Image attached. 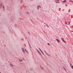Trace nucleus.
Segmentation results:
<instances>
[{
	"mask_svg": "<svg viewBox=\"0 0 73 73\" xmlns=\"http://www.w3.org/2000/svg\"><path fill=\"white\" fill-rule=\"evenodd\" d=\"M36 50L37 51L38 53H39L40 55H41V52H40V51L38 50L37 49H36Z\"/></svg>",
	"mask_w": 73,
	"mask_h": 73,
	"instance_id": "f257e3e1",
	"label": "nucleus"
},
{
	"mask_svg": "<svg viewBox=\"0 0 73 73\" xmlns=\"http://www.w3.org/2000/svg\"><path fill=\"white\" fill-rule=\"evenodd\" d=\"M39 8H41V7L40 6L38 5L37 7V9H39Z\"/></svg>",
	"mask_w": 73,
	"mask_h": 73,
	"instance_id": "f03ea898",
	"label": "nucleus"
},
{
	"mask_svg": "<svg viewBox=\"0 0 73 73\" xmlns=\"http://www.w3.org/2000/svg\"><path fill=\"white\" fill-rule=\"evenodd\" d=\"M22 50L23 53H25V50H24V49L23 48H22Z\"/></svg>",
	"mask_w": 73,
	"mask_h": 73,
	"instance_id": "7ed1b4c3",
	"label": "nucleus"
},
{
	"mask_svg": "<svg viewBox=\"0 0 73 73\" xmlns=\"http://www.w3.org/2000/svg\"><path fill=\"white\" fill-rule=\"evenodd\" d=\"M39 49L40 50V52H42V53L43 54H44V52H42V50H41L40 49V48H39Z\"/></svg>",
	"mask_w": 73,
	"mask_h": 73,
	"instance_id": "20e7f679",
	"label": "nucleus"
},
{
	"mask_svg": "<svg viewBox=\"0 0 73 73\" xmlns=\"http://www.w3.org/2000/svg\"><path fill=\"white\" fill-rule=\"evenodd\" d=\"M61 39L62 41H63L64 42H66L64 40V38H62Z\"/></svg>",
	"mask_w": 73,
	"mask_h": 73,
	"instance_id": "39448f33",
	"label": "nucleus"
},
{
	"mask_svg": "<svg viewBox=\"0 0 73 73\" xmlns=\"http://www.w3.org/2000/svg\"><path fill=\"white\" fill-rule=\"evenodd\" d=\"M56 40H57V41H58V42H59V41H60V40H58V39H56Z\"/></svg>",
	"mask_w": 73,
	"mask_h": 73,
	"instance_id": "423d86ee",
	"label": "nucleus"
},
{
	"mask_svg": "<svg viewBox=\"0 0 73 73\" xmlns=\"http://www.w3.org/2000/svg\"><path fill=\"white\" fill-rule=\"evenodd\" d=\"M19 61H20L21 62H22V61H23V60L22 59H21V60L19 59Z\"/></svg>",
	"mask_w": 73,
	"mask_h": 73,
	"instance_id": "0eeeda50",
	"label": "nucleus"
},
{
	"mask_svg": "<svg viewBox=\"0 0 73 73\" xmlns=\"http://www.w3.org/2000/svg\"><path fill=\"white\" fill-rule=\"evenodd\" d=\"M66 0H64V1H63V3H65V2H66Z\"/></svg>",
	"mask_w": 73,
	"mask_h": 73,
	"instance_id": "6e6552de",
	"label": "nucleus"
},
{
	"mask_svg": "<svg viewBox=\"0 0 73 73\" xmlns=\"http://www.w3.org/2000/svg\"><path fill=\"white\" fill-rule=\"evenodd\" d=\"M25 52H27V53H28V51H27V49H25Z\"/></svg>",
	"mask_w": 73,
	"mask_h": 73,
	"instance_id": "1a4fd4ad",
	"label": "nucleus"
},
{
	"mask_svg": "<svg viewBox=\"0 0 73 73\" xmlns=\"http://www.w3.org/2000/svg\"><path fill=\"white\" fill-rule=\"evenodd\" d=\"M10 66H13V64H10Z\"/></svg>",
	"mask_w": 73,
	"mask_h": 73,
	"instance_id": "9d476101",
	"label": "nucleus"
},
{
	"mask_svg": "<svg viewBox=\"0 0 73 73\" xmlns=\"http://www.w3.org/2000/svg\"><path fill=\"white\" fill-rule=\"evenodd\" d=\"M71 68H72V69H73V66H71Z\"/></svg>",
	"mask_w": 73,
	"mask_h": 73,
	"instance_id": "9b49d317",
	"label": "nucleus"
},
{
	"mask_svg": "<svg viewBox=\"0 0 73 73\" xmlns=\"http://www.w3.org/2000/svg\"><path fill=\"white\" fill-rule=\"evenodd\" d=\"M3 9H4V6L3 5Z\"/></svg>",
	"mask_w": 73,
	"mask_h": 73,
	"instance_id": "f8f14e48",
	"label": "nucleus"
},
{
	"mask_svg": "<svg viewBox=\"0 0 73 73\" xmlns=\"http://www.w3.org/2000/svg\"><path fill=\"white\" fill-rule=\"evenodd\" d=\"M44 51L45 53H46V51H45V50H44Z\"/></svg>",
	"mask_w": 73,
	"mask_h": 73,
	"instance_id": "ddd939ff",
	"label": "nucleus"
},
{
	"mask_svg": "<svg viewBox=\"0 0 73 73\" xmlns=\"http://www.w3.org/2000/svg\"><path fill=\"white\" fill-rule=\"evenodd\" d=\"M48 45H50V44H49V43H48Z\"/></svg>",
	"mask_w": 73,
	"mask_h": 73,
	"instance_id": "4468645a",
	"label": "nucleus"
},
{
	"mask_svg": "<svg viewBox=\"0 0 73 73\" xmlns=\"http://www.w3.org/2000/svg\"><path fill=\"white\" fill-rule=\"evenodd\" d=\"M70 65L71 66V65H72V64H70Z\"/></svg>",
	"mask_w": 73,
	"mask_h": 73,
	"instance_id": "2eb2a0df",
	"label": "nucleus"
},
{
	"mask_svg": "<svg viewBox=\"0 0 73 73\" xmlns=\"http://www.w3.org/2000/svg\"><path fill=\"white\" fill-rule=\"evenodd\" d=\"M45 24H46V25H47L46 24V23H44Z\"/></svg>",
	"mask_w": 73,
	"mask_h": 73,
	"instance_id": "dca6fc26",
	"label": "nucleus"
},
{
	"mask_svg": "<svg viewBox=\"0 0 73 73\" xmlns=\"http://www.w3.org/2000/svg\"><path fill=\"white\" fill-rule=\"evenodd\" d=\"M0 73H1V72H0Z\"/></svg>",
	"mask_w": 73,
	"mask_h": 73,
	"instance_id": "f3484780",
	"label": "nucleus"
},
{
	"mask_svg": "<svg viewBox=\"0 0 73 73\" xmlns=\"http://www.w3.org/2000/svg\"><path fill=\"white\" fill-rule=\"evenodd\" d=\"M58 1H59V0H58Z\"/></svg>",
	"mask_w": 73,
	"mask_h": 73,
	"instance_id": "a211bd4d",
	"label": "nucleus"
}]
</instances>
